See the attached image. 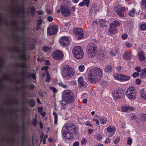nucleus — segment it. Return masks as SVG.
Listing matches in <instances>:
<instances>
[{
  "instance_id": "obj_54",
  "label": "nucleus",
  "mask_w": 146,
  "mask_h": 146,
  "mask_svg": "<svg viewBox=\"0 0 146 146\" xmlns=\"http://www.w3.org/2000/svg\"><path fill=\"white\" fill-rule=\"evenodd\" d=\"M140 77L141 79L146 78V75L143 73H141L140 74Z\"/></svg>"
},
{
  "instance_id": "obj_8",
  "label": "nucleus",
  "mask_w": 146,
  "mask_h": 146,
  "mask_svg": "<svg viewBox=\"0 0 146 146\" xmlns=\"http://www.w3.org/2000/svg\"><path fill=\"white\" fill-rule=\"evenodd\" d=\"M118 26L119 22L117 21H114L112 23H110L109 29V33L115 34L117 32V28Z\"/></svg>"
},
{
  "instance_id": "obj_51",
  "label": "nucleus",
  "mask_w": 146,
  "mask_h": 146,
  "mask_svg": "<svg viewBox=\"0 0 146 146\" xmlns=\"http://www.w3.org/2000/svg\"><path fill=\"white\" fill-rule=\"evenodd\" d=\"M48 69V67L47 66H44L41 68L42 70H44L45 71H48L47 70Z\"/></svg>"
},
{
  "instance_id": "obj_26",
  "label": "nucleus",
  "mask_w": 146,
  "mask_h": 146,
  "mask_svg": "<svg viewBox=\"0 0 146 146\" xmlns=\"http://www.w3.org/2000/svg\"><path fill=\"white\" fill-rule=\"evenodd\" d=\"M135 10L134 8H133L129 11L128 15L129 16L133 17L135 16Z\"/></svg>"
},
{
  "instance_id": "obj_55",
  "label": "nucleus",
  "mask_w": 146,
  "mask_h": 146,
  "mask_svg": "<svg viewBox=\"0 0 146 146\" xmlns=\"http://www.w3.org/2000/svg\"><path fill=\"white\" fill-rule=\"evenodd\" d=\"M28 87L30 90H33L34 89V86L33 84H30L28 85Z\"/></svg>"
},
{
  "instance_id": "obj_50",
  "label": "nucleus",
  "mask_w": 146,
  "mask_h": 146,
  "mask_svg": "<svg viewBox=\"0 0 146 146\" xmlns=\"http://www.w3.org/2000/svg\"><path fill=\"white\" fill-rule=\"evenodd\" d=\"M23 26L20 29V31L21 32H24L26 29L25 24L24 23H23Z\"/></svg>"
},
{
  "instance_id": "obj_61",
  "label": "nucleus",
  "mask_w": 146,
  "mask_h": 146,
  "mask_svg": "<svg viewBox=\"0 0 146 146\" xmlns=\"http://www.w3.org/2000/svg\"><path fill=\"white\" fill-rule=\"evenodd\" d=\"M114 142L115 144H117L119 143V139L114 138Z\"/></svg>"
},
{
  "instance_id": "obj_30",
  "label": "nucleus",
  "mask_w": 146,
  "mask_h": 146,
  "mask_svg": "<svg viewBox=\"0 0 146 146\" xmlns=\"http://www.w3.org/2000/svg\"><path fill=\"white\" fill-rule=\"evenodd\" d=\"M51 49V47H47V46H43L42 48V50L45 53H47L48 51H49L50 49Z\"/></svg>"
},
{
  "instance_id": "obj_20",
  "label": "nucleus",
  "mask_w": 146,
  "mask_h": 146,
  "mask_svg": "<svg viewBox=\"0 0 146 146\" xmlns=\"http://www.w3.org/2000/svg\"><path fill=\"white\" fill-rule=\"evenodd\" d=\"M36 31H38L40 28V26L42 24V21L41 19H38L36 20Z\"/></svg>"
},
{
  "instance_id": "obj_10",
  "label": "nucleus",
  "mask_w": 146,
  "mask_h": 146,
  "mask_svg": "<svg viewBox=\"0 0 146 146\" xmlns=\"http://www.w3.org/2000/svg\"><path fill=\"white\" fill-rule=\"evenodd\" d=\"M61 12L62 15L64 17L69 16L71 13L70 8L68 6H61Z\"/></svg>"
},
{
  "instance_id": "obj_60",
  "label": "nucleus",
  "mask_w": 146,
  "mask_h": 146,
  "mask_svg": "<svg viewBox=\"0 0 146 146\" xmlns=\"http://www.w3.org/2000/svg\"><path fill=\"white\" fill-rule=\"evenodd\" d=\"M13 102L14 103V104H17L19 103V100L17 99H14Z\"/></svg>"
},
{
  "instance_id": "obj_2",
  "label": "nucleus",
  "mask_w": 146,
  "mask_h": 146,
  "mask_svg": "<svg viewBox=\"0 0 146 146\" xmlns=\"http://www.w3.org/2000/svg\"><path fill=\"white\" fill-rule=\"evenodd\" d=\"M69 135L67 139L71 140L73 139L74 135H76L78 132V129L75 125L72 123H68L66 126Z\"/></svg>"
},
{
  "instance_id": "obj_35",
  "label": "nucleus",
  "mask_w": 146,
  "mask_h": 146,
  "mask_svg": "<svg viewBox=\"0 0 146 146\" xmlns=\"http://www.w3.org/2000/svg\"><path fill=\"white\" fill-rule=\"evenodd\" d=\"M62 132L63 136L67 139V137H69V135L68 133V132L67 133L65 130H63L62 129Z\"/></svg>"
},
{
  "instance_id": "obj_15",
  "label": "nucleus",
  "mask_w": 146,
  "mask_h": 146,
  "mask_svg": "<svg viewBox=\"0 0 146 146\" xmlns=\"http://www.w3.org/2000/svg\"><path fill=\"white\" fill-rule=\"evenodd\" d=\"M98 11L97 5L96 4H93L90 9V13L91 14L95 15Z\"/></svg>"
},
{
  "instance_id": "obj_11",
  "label": "nucleus",
  "mask_w": 146,
  "mask_h": 146,
  "mask_svg": "<svg viewBox=\"0 0 146 146\" xmlns=\"http://www.w3.org/2000/svg\"><path fill=\"white\" fill-rule=\"evenodd\" d=\"M73 32L75 35L78 36L77 38L78 39L83 38L84 36V34L83 33V30L80 28H75L73 30Z\"/></svg>"
},
{
  "instance_id": "obj_12",
  "label": "nucleus",
  "mask_w": 146,
  "mask_h": 146,
  "mask_svg": "<svg viewBox=\"0 0 146 146\" xmlns=\"http://www.w3.org/2000/svg\"><path fill=\"white\" fill-rule=\"evenodd\" d=\"M48 34L49 35H54L57 32V26L52 25L49 27L47 29Z\"/></svg>"
},
{
  "instance_id": "obj_52",
  "label": "nucleus",
  "mask_w": 146,
  "mask_h": 146,
  "mask_svg": "<svg viewBox=\"0 0 146 146\" xmlns=\"http://www.w3.org/2000/svg\"><path fill=\"white\" fill-rule=\"evenodd\" d=\"M15 36L16 38H17V39L18 41L19 42L21 40H23V38L22 37L18 36L17 35H15Z\"/></svg>"
},
{
  "instance_id": "obj_41",
  "label": "nucleus",
  "mask_w": 146,
  "mask_h": 146,
  "mask_svg": "<svg viewBox=\"0 0 146 146\" xmlns=\"http://www.w3.org/2000/svg\"><path fill=\"white\" fill-rule=\"evenodd\" d=\"M83 2L87 7H89L90 2V0H83Z\"/></svg>"
},
{
  "instance_id": "obj_43",
  "label": "nucleus",
  "mask_w": 146,
  "mask_h": 146,
  "mask_svg": "<svg viewBox=\"0 0 146 146\" xmlns=\"http://www.w3.org/2000/svg\"><path fill=\"white\" fill-rule=\"evenodd\" d=\"M38 123L37 120L36 119H33L32 121V124L34 126H36Z\"/></svg>"
},
{
  "instance_id": "obj_14",
  "label": "nucleus",
  "mask_w": 146,
  "mask_h": 146,
  "mask_svg": "<svg viewBox=\"0 0 146 146\" xmlns=\"http://www.w3.org/2000/svg\"><path fill=\"white\" fill-rule=\"evenodd\" d=\"M107 131L111 134L110 137H112L115 133L116 129L114 126H109L106 128Z\"/></svg>"
},
{
  "instance_id": "obj_21",
  "label": "nucleus",
  "mask_w": 146,
  "mask_h": 146,
  "mask_svg": "<svg viewBox=\"0 0 146 146\" xmlns=\"http://www.w3.org/2000/svg\"><path fill=\"white\" fill-rule=\"evenodd\" d=\"M15 66L17 68H27V64L25 63L22 62L19 64H17L15 65Z\"/></svg>"
},
{
  "instance_id": "obj_1",
  "label": "nucleus",
  "mask_w": 146,
  "mask_h": 146,
  "mask_svg": "<svg viewBox=\"0 0 146 146\" xmlns=\"http://www.w3.org/2000/svg\"><path fill=\"white\" fill-rule=\"evenodd\" d=\"M102 73V69L99 68H92L88 76L89 82L92 83L98 82L101 79Z\"/></svg>"
},
{
  "instance_id": "obj_34",
  "label": "nucleus",
  "mask_w": 146,
  "mask_h": 146,
  "mask_svg": "<svg viewBox=\"0 0 146 146\" xmlns=\"http://www.w3.org/2000/svg\"><path fill=\"white\" fill-rule=\"evenodd\" d=\"M100 123L102 124H105L107 122V120L105 118L101 117L100 119Z\"/></svg>"
},
{
  "instance_id": "obj_6",
  "label": "nucleus",
  "mask_w": 146,
  "mask_h": 146,
  "mask_svg": "<svg viewBox=\"0 0 146 146\" xmlns=\"http://www.w3.org/2000/svg\"><path fill=\"white\" fill-rule=\"evenodd\" d=\"M97 48V46L94 44H92L87 47V49L89 58H92L96 56Z\"/></svg>"
},
{
  "instance_id": "obj_4",
  "label": "nucleus",
  "mask_w": 146,
  "mask_h": 146,
  "mask_svg": "<svg viewBox=\"0 0 146 146\" xmlns=\"http://www.w3.org/2000/svg\"><path fill=\"white\" fill-rule=\"evenodd\" d=\"M65 70L62 73V76L66 78H69L74 75L75 72L74 69L68 65H66L63 68Z\"/></svg>"
},
{
  "instance_id": "obj_24",
  "label": "nucleus",
  "mask_w": 146,
  "mask_h": 146,
  "mask_svg": "<svg viewBox=\"0 0 146 146\" xmlns=\"http://www.w3.org/2000/svg\"><path fill=\"white\" fill-rule=\"evenodd\" d=\"M113 98L114 100H116L119 97V90L114 91L112 93Z\"/></svg>"
},
{
  "instance_id": "obj_62",
  "label": "nucleus",
  "mask_w": 146,
  "mask_h": 146,
  "mask_svg": "<svg viewBox=\"0 0 146 146\" xmlns=\"http://www.w3.org/2000/svg\"><path fill=\"white\" fill-rule=\"evenodd\" d=\"M110 139L108 138H107L106 140L104 142L105 144H107L110 142Z\"/></svg>"
},
{
  "instance_id": "obj_18",
  "label": "nucleus",
  "mask_w": 146,
  "mask_h": 146,
  "mask_svg": "<svg viewBox=\"0 0 146 146\" xmlns=\"http://www.w3.org/2000/svg\"><path fill=\"white\" fill-rule=\"evenodd\" d=\"M125 12L126 10L125 7H119V16L124 17Z\"/></svg>"
},
{
  "instance_id": "obj_7",
  "label": "nucleus",
  "mask_w": 146,
  "mask_h": 146,
  "mask_svg": "<svg viewBox=\"0 0 146 146\" xmlns=\"http://www.w3.org/2000/svg\"><path fill=\"white\" fill-rule=\"evenodd\" d=\"M135 89L134 87H130L128 88L126 92V96L130 100H134L136 97Z\"/></svg>"
},
{
  "instance_id": "obj_57",
  "label": "nucleus",
  "mask_w": 146,
  "mask_h": 146,
  "mask_svg": "<svg viewBox=\"0 0 146 146\" xmlns=\"http://www.w3.org/2000/svg\"><path fill=\"white\" fill-rule=\"evenodd\" d=\"M30 76L33 79L35 80L36 79V74L34 73H32L30 74Z\"/></svg>"
},
{
  "instance_id": "obj_46",
  "label": "nucleus",
  "mask_w": 146,
  "mask_h": 146,
  "mask_svg": "<svg viewBox=\"0 0 146 146\" xmlns=\"http://www.w3.org/2000/svg\"><path fill=\"white\" fill-rule=\"evenodd\" d=\"M59 85L60 86H61L62 88H66L67 87V86L66 85L64 84L61 82H60L59 83Z\"/></svg>"
},
{
  "instance_id": "obj_36",
  "label": "nucleus",
  "mask_w": 146,
  "mask_h": 146,
  "mask_svg": "<svg viewBox=\"0 0 146 146\" xmlns=\"http://www.w3.org/2000/svg\"><path fill=\"white\" fill-rule=\"evenodd\" d=\"M129 106H123L121 107V110L123 112L127 111L129 110Z\"/></svg>"
},
{
  "instance_id": "obj_29",
  "label": "nucleus",
  "mask_w": 146,
  "mask_h": 146,
  "mask_svg": "<svg viewBox=\"0 0 146 146\" xmlns=\"http://www.w3.org/2000/svg\"><path fill=\"white\" fill-rule=\"evenodd\" d=\"M104 71L106 72H110L112 71V68L109 65L106 66L104 68Z\"/></svg>"
},
{
  "instance_id": "obj_39",
  "label": "nucleus",
  "mask_w": 146,
  "mask_h": 146,
  "mask_svg": "<svg viewBox=\"0 0 146 146\" xmlns=\"http://www.w3.org/2000/svg\"><path fill=\"white\" fill-rule=\"evenodd\" d=\"M119 5L115 6L113 8L114 11H115L117 15H119Z\"/></svg>"
},
{
  "instance_id": "obj_22",
  "label": "nucleus",
  "mask_w": 146,
  "mask_h": 146,
  "mask_svg": "<svg viewBox=\"0 0 146 146\" xmlns=\"http://www.w3.org/2000/svg\"><path fill=\"white\" fill-rule=\"evenodd\" d=\"M100 23L101 27H105L107 26L108 23L104 19H101L100 21Z\"/></svg>"
},
{
  "instance_id": "obj_3",
  "label": "nucleus",
  "mask_w": 146,
  "mask_h": 146,
  "mask_svg": "<svg viewBox=\"0 0 146 146\" xmlns=\"http://www.w3.org/2000/svg\"><path fill=\"white\" fill-rule=\"evenodd\" d=\"M62 97L67 103H72L74 100V96L69 90H66L63 92Z\"/></svg>"
},
{
  "instance_id": "obj_44",
  "label": "nucleus",
  "mask_w": 146,
  "mask_h": 146,
  "mask_svg": "<svg viewBox=\"0 0 146 146\" xmlns=\"http://www.w3.org/2000/svg\"><path fill=\"white\" fill-rule=\"evenodd\" d=\"M79 70L80 72H82L84 70V67L83 65H80L79 67Z\"/></svg>"
},
{
  "instance_id": "obj_48",
  "label": "nucleus",
  "mask_w": 146,
  "mask_h": 146,
  "mask_svg": "<svg viewBox=\"0 0 146 146\" xmlns=\"http://www.w3.org/2000/svg\"><path fill=\"white\" fill-rule=\"evenodd\" d=\"M113 76L115 79L117 80H119V74L117 73L114 74Z\"/></svg>"
},
{
  "instance_id": "obj_28",
  "label": "nucleus",
  "mask_w": 146,
  "mask_h": 146,
  "mask_svg": "<svg viewBox=\"0 0 146 146\" xmlns=\"http://www.w3.org/2000/svg\"><path fill=\"white\" fill-rule=\"evenodd\" d=\"M29 103L30 106L31 108L34 107L35 106V102L34 99H31Z\"/></svg>"
},
{
  "instance_id": "obj_47",
  "label": "nucleus",
  "mask_w": 146,
  "mask_h": 146,
  "mask_svg": "<svg viewBox=\"0 0 146 146\" xmlns=\"http://www.w3.org/2000/svg\"><path fill=\"white\" fill-rule=\"evenodd\" d=\"M132 143V139L130 137H129L127 141V144L129 145H131Z\"/></svg>"
},
{
  "instance_id": "obj_33",
  "label": "nucleus",
  "mask_w": 146,
  "mask_h": 146,
  "mask_svg": "<svg viewBox=\"0 0 146 146\" xmlns=\"http://www.w3.org/2000/svg\"><path fill=\"white\" fill-rule=\"evenodd\" d=\"M13 49L14 50L13 51L15 52H21L22 53H23L24 52L23 50H20L18 46L14 47H13Z\"/></svg>"
},
{
  "instance_id": "obj_23",
  "label": "nucleus",
  "mask_w": 146,
  "mask_h": 146,
  "mask_svg": "<svg viewBox=\"0 0 146 146\" xmlns=\"http://www.w3.org/2000/svg\"><path fill=\"white\" fill-rule=\"evenodd\" d=\"M78 84H79L80 87L84 86V81L82 77H79L78 78Z\"/></svg>"
},
{
  "instance_id": "obj_31",
  "label": "nucleus",
  "mask_w": 146,
  "mask_h": 146,
  "mask_svg": "<svg viewBox=\"0 0 146 146\" xmlns=\"http://www.w3.org/2000/svg\"><path fill=\"white\" fill-rule=\"evenodd\" d=\"M141 5L142 9H146V0H142L141 3Z\"/></svg>"
},
{
  "instance_id": "obj_53",
  "label": "nucleus",
  "mask_w": 146,
  "mask_h": 146,
  "mask_svg": "<svg viewBox=\"0 0 146 146\" xmlns=\"http://www.w3.org/2000/svg\"><path fill=\"white\" fill-rule=\"evenodd\" d=\"M121 38L123 40H124L127 37V35L125 34H123L121 36Z\"/></svg>"
},
{
  "instance_id": "obj_13",
  "label": "nucleus",
  "mask_w": 146,
  "mask_h": 146,
  "mask_svg": "<svg viewBox=\"0 0 146 146\" xmlns=\"http://www.w3.org/2000/svg\"><path fill=\"white\" fill-rule=\"evenodd\" d=\"M59 42L60 44L63 46L68 45L70 43V41L67 36H62L59 39Z\"/></svg>"
},
{
  "instance_id": "obj_42",
  "label": "nucleus",
  "mask_w": 146,
  "mask_h": 146,
  "mask_svg": "<svg viewBox=\"0 0 146 146\" xmlns=\"http://www.w3.org/2000/svg\"><path fill=\"white\" fill-rule=\"evenodd\" d=\"M140 29L143 31H144L146 29V25L145 24H142L141 25L140 27Z\"/></svg>"
},
{
  "instance_id": "obj_9",
  "label": "nucleus",
  "mask_w": 146,
  "mask_h": 146,
  "mask_svg": "<svg viewBox=\"0 0 146 146\" xmlns=\"http://www.w3.org/2000/svg\"><path fill=\"white\" fill-rule=\"evenodd\" d=\"M51 55L53 59L56 60H60L62 59L63 56L62 52L59 50L54 51Z\"/></svg>"
},
{
  "instance_id": "obj_63",
  "label": "nucleus",
  "mask_w": 146,
  "mask_h": 146,
  "mask_svg": "<svg viewBox=\"0 0 146 146\" xmlns=\"http://www.w3.org/2000/svg\"><path fill=\"white\" fill-rule=\"evenodd\" d=\"M119 94H121V95L123 96L124 94V90H123L120 89L119 90Z\"/></svg>"
},
{
  "instance_id": "obj_5",
  "label": "nucleus",
  "mask_w": 146,
  "mask_h": 146,
  "mask_svg": "<svg viewBox=\"0 0 146 146\" xmlns=\"http://www.w3.org/2000/svg\"><path fill=\"white\" fill-rule=\"evenodd\" d=\"M72 52L74 57L76 59L82 58L84 56L83 50L80 46H75L73 49Z\"/></svg>"
},
{
  "instance_id": "obj_45",
  "label": "nucleus",
  "mask_w": 146,
  "mask_h": 146,
  "mask_svg": "<svg viewBox=\"0 0 146 146\" xmlns=\"http://www.w3.org/2000/svg\"><path fill=\"white\" fill-rule=\"evenodd\" d=\"M49 89L50 90H52L54 93H56L57 92L56 89L55 87L50 86L49 87Z\"/></svg>"
},
{
  "instance_id": "obj_58",
  "label": "nucleus",
  "mask_w": 146,
  "mask_h": 146,
  "mask_svg": "<svg viewBox=\"0 0 146 146\" xmlns=\"http://www.w3.org/2000/svg\"><path fill=\"white\" fill-rule=\"evenodd\" d=\"M47 20L49 22H52L53 20V19L51 16H48L47 18Z\"/></svg>"
},
{
  "instance_id": "obj_19",
  "label": "nucleus",
  "mask_w": 146,
  "mask_h": 146,
  "mask_svg": "<svg viewBox=\"0 0 146 146\" xmlns=\"http://www.w3.org/2000/svg\"><path fill=\"white\" fill-rule=\"evenodd\" d=\"M119 80L120 81H127L130 79V77L128 76H125L124 75H119Z\"/></svg>"
},
{
  "instance_id": "obj_27",
  "label": "nucleus",
  "mask_w": 146,
  "mask_h": 146,
  "mask_svg": "<svg viewBox=\"0 0 146 146\" xmlns=\"http://www.w3.org/2000/svg\"><path fill=\"white\" fill-rule=\"evenodd\" d=\"M45 73L46 75V78L45 79V81L46 82H50V79L49 72L48 71H46L45 72Z\"/></svg>"
},
{
  "instance_id": "obj_64",
  "label": "nucleus",
  "mask_w": 146,
  "mask_h": 146,
  "mask_svg": "<svg viewBox=\"0 0 146 146\" xmlns=\"http://www.w3.org/2000/svg\"><path fill=\"white\" fill-rule=\"evenodd\" d=\"M38 110L39 113L41 112L43 110V107L41 106L39 107L38 108Z\"/></svg>"
},
{
  "instance_id": "obj_16",
  "label": "nucleus",
  "mask_w": 146,
  "mask_h": 146,
  "mask_svg": "<svg viewBox=\"0 0 146 146\" xmlns=\"http://www.w3.org/2000/svg\"><path fill=\"white\" fill-rule=\"evenodd\" d=\"M131 54L130 52H126L124 53L123 58L124 60H128L131 58Z\"/></svg>"
},
{
  "instance_id": "obj_17",
  "label": "nucleus",
  "mask_w": 146,
  "mask_h": 146,
  "mask_svg": "<svg viewBox=\"0 0 146 146\" xmlns=\"http://www.w3.org/2000/svg\"><path fill=\"white\" fill-rule=\"evenodd\" d=\"M137 55L139 57V59L140 61H143L145 59V54L143 52L140 51L138 52Z\"/></svg>"
},
{
  "instance_id": "obj_38",
  "label": "nucleus",
  "mask_w": 146,
  "mask_h": 146,
  "mask_svg": "<svg viewBox=\"0 0 146 146\" xmlns=\"http://www.w3.org/2000/svg\"><path fill=\"white\" fill-rule=\"evenodd\" d=\"M141 95L143 100L146 99V92L141 93Z\"/></svg>"
},
{
  "instance_id": "obj_32",
  "label": "nucleus",
  "mask_w": 146,
  "mask_h": 146,
  "mask_svg": "<svg viewBox=\"0 0 146 146\" xmlns=\"http://www.w3.org/2000/svg\"><path fill=\"white\" fill-rule=\"evenodd\" d=\"M52 115L54 116V123L55 124H56L57 122L58 121V115L57 113L55 112H54L52 113Z\"/></svg>"
},
{
  "instance_id": "obj_37",
  "label": "nucleus",
  "mask_w": 146,
  "mask_h": 146,
  "mask_svg": "<svg viewBox=\"0 0 146 146\" xmlns=\"http://www.w3.org/2000/svg\"><path fill=\"white\" fill-rule=\"evenodd\" d=\"M141 119L143 121L146 122V114H141Z\"/></svg>"
},
{
  "instance_id": "obj_56",
  "label": "nucleus",
  "mask_w": 146,
  "mask_h": 146,
  "mask_svg": "<svg viewBox=\"0 0 146 146\" xmlns=\"http://www.w3.org/2000/svg\"><path fill=\"white\" fill-rule=\"evenodd\" d=\"M97 138L98 140L100 141L102 139V137L101 135L99 134H98L97 136Z\"/></svg>"
},
{
  "instance_id": "obj_40",
  "label": "nucleus",
  "mask_w": 146,
  "mask_h": 146,
  "mask_svg": "<svg viewBox=\"0 0 146 146\" xmlns=\"http://www.w3.org/2000/svg\"><path fill=\"white\" fill-rule=\"evenodd\" d=\"M26 56L25 55H23L22 54L21 55H20L18 56V58L20 60H22L23 59L24 60H25Z\"/></svg>"
},
{
  "instance_id": "obj_59",
  "label": "nucleus",
  "mask_w": 146,
  "mask_h": 146,
  "mask_svg": "<svg viewBox=\"0 0 146 146\" xmlns=\"http://www.w3.org/2000/svg\"><path fill=\"white\" fill-rule=\"evenodd\" d=\"M139 74L138 72H135L132 74V76L133 77L135 78L138 76Z\"/></svg>"
},
{
  "instance_id": "obj_25",
  "label": "nucleus",
  "mask_w": 146,
  "mask_h": 146,
  "mask_svg": "<svg viewBox=\"0 0 146 146\" xmlns=\"http://www.w3.org/2000/svg\"><path fill=\"white\" fill-rule=\"evenodd\" d=\"M35 9L34 7H31L30 8V11L32 17H34L35 15Z\"/></svg>"
},
{
  "instance_id": "obj_49",
  "label": "nucleus",
  "mask_w": 146,
  "mask_h": 146,
  "mask_svg": "<svg viewBox=\"0 0 146 146\" xmlns=\"http://www.w3.org/2000/svg\"><path fill=\"white\" fill-rule=\"evenodd\" d=\"M87 142V141L86 138L82 139L81 140V144L82 145H85Z\"/></svg>"
}]
</instances>
